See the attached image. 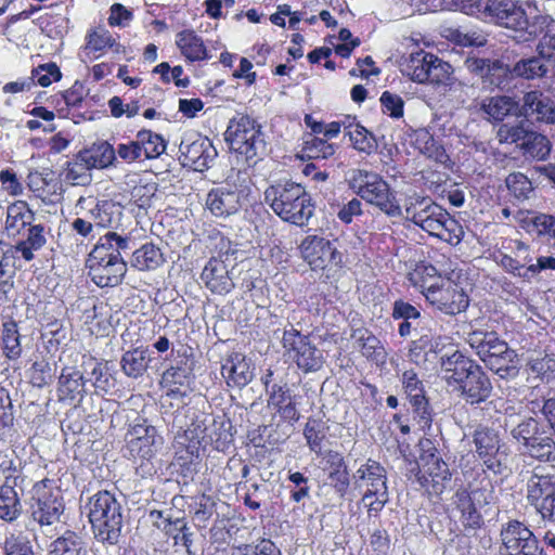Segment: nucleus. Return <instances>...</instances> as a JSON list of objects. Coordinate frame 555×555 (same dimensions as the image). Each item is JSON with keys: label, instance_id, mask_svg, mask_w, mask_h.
Segmentation results:
<instances>
[{"label": "nucleus", "instance_id": "19", "mask_svg": "<svg viewBox=\"0 0 555 555\" xmlns=\"http://www.w3.org/2000/svg\"><path fill=\"white\" fill-rule=\"evenodd\" d=\"M464 64L467 70L479 77L486 87L504 89L511 83V67L501 60L472 56L467 57Z\"/></svg>", "mask_w": 555, "mask_h": 555}, {"label": "nucleus", "instance_id": "2", "mask_svg": "<svg viewBox=\"0 0 555 555\" xmlns=\"http://www.w3.org/2000/svg\"><path fill=\"white\" fill-rule=\"evenodd\" d=\"M485 22L524 34V41L542 35L553 20L547 15H535L529 21L524 4L515 0H485Z\"/></svg>", "mask_w": 555, "mask_h": 555}, {"label": "nucleus", "instance_id": "52", "mask_svg": "<svg viewBox=\"0 0 555 555\" xmlns=\"http://www.w3.org/2000/svg\"><path fill=\"white\" fill-rule=\"evenodd\" d=\"M529 131L526 120L502 124L496 131V139L501 144H516L520 150Z\"/></svg>", "mask_w": 555, "mask_h": 555}, {"label": "nucleus", "instance_id": "35", "mask_svg": "<svg viewBox=\"0 0 555 555\" xmlns=\"http://www.w3.org/2000/svg\"><path fill=\"white\" fill-rule=\"evenodd\" d=\"M82 366L89 376L86 380L92 383L96 393H106L114 386L107 362L99 361L93 357H83Z\"/></svg>", "mask_w": 555, "mask_h": 555}, {"label": "nucleus", "instance_id": "54", "mask_svg": "<svg viewBox=\"0 0 555 555\" xmlns=\"http://www.w3.org/2000/svg\"><path fill=\"white\" fill-rule=\"evenodd\" d=\"M347 135L349 137L352 147L360 153L370 155L378 147L375 135L362 125H354V128L349 130Z\"/></svg>", "mask_w": 555, "mask_h": 555}, {"label": "nucleus", "instance_id": "61", "mask_svg": "<svg viewBox=\"0 0 555 555\" xmlns=\"http://www.w3.org/2000/svg\"><path fill=\"white\" fill-rule=\"evenodd\" d=\"M4 555H35L27 537L22 533H9L1 544Z\"/></svg>", "mask_w": 555, "mask_h": 555}, {"label": "nucleus", "instance_id": "23", "mask_svg": "<svg viewBox=\"0 0 555 555\" xmlns=\"http://www.w3.org/2000/svg\"><path fill=\"white\" fill-rule=\"evenodd\" d=\"M300 248L305 260L313 269H324L336 262V257L339 256L331 241L317 235L306 237Z\"/></svg>", "mask_w": 555, "mask_h": 555}, {"label": "nucleus", "instance_id": "7", "mask_svg": "<svg viewBox=\"0 0 555 555\" xmlns=\"http://www.w3.org/2000/svg\"><path fill=\"white\" fill-rule=\"evenodd\" d=\"M386 468L377 461L367 459L352 475V485L362 491L361 503L367 515L377 516L389 501Z\"/></svg>", "mask_w": 555, "mask_h": 555}, {"label": "nucleus", "instance_id": "3", "mask_svg": "<svg viewBox=\"0 0 555 555\" xmlns=\"http://www.w3.org/2000/svg\"><path fill=\"white\" fill-rule=\"evenodd\" d=\"M264 201L282 220L298 227L306 225L314 212L311 196L301 184L292 181L270 185Z\"/></svg>", "mask_w": 555, "mask_h": 555}, {"label": "nucleus", "instance_id": "59", "mask_svg": "<svg viewBox=\"0 0 555 555\" xmlns=\"http://www.w3.org/2000/svg\"><path fill=\"white\" fill-rule=\"evenodd\" d=\"M231 555H282V552L271 540L261 539L256 543L233 547Z\"/></svg>", "mask_w": 555, "mask_h": 555}, {"label": "nucleus", "instance_id": "27", "mask_svg": "<svg viewBox=\"0 0 555 555\" xmlns=\"http://www.w3.org/2000/svg\"><path fill=\"white\" fill-rule=\"evenodd\" d=\"M86 383L83 373L77 367H63L57 383L59 400L68 403L81 401L86 393Z\"/></svg>", "mask_w": 555, "mask_h": 555}, {"label": "nucleus", "instance_id": "26", "mask_svg": "<svg viewBox=\"0 0 555 555\" xmlns=\"http://www.w3.org/2000/svg\"><path fill=\"white\" fill-rule=\"evenodd\" d=\"M221 374L228 386L243 388L253 380L254 369L244 354L233 352L224 359Z\"/></svg>", "mask_w": 555, "mask_h": 555}, {"label": "nucleus", "instance_id": "28", "mask_svg": "<svg viewBox=\"0 0 555 555\" xmlns=\"http://www.w3.org/2000/svg\"><path fill=\"white\" fill-rule=\"evenodd\" d=\"M199 446L196 439L189 440L188 435H177L175 437L172 464L181 468V474L184 477H190L196 472L195 465L199 457Z\"/></svg>", "mask_w": 555, "mask_h": 555}, {"label": "nucleus", "instance_id": "49", "mask_svg": "<svg viewBox=\"0 0 555 555\" xmlns=\"http://www.w3.org/2000/svg\"><path fill=\"white\" fill-rule=\"evenodd\" d=\"M517 354L509 349L500 357L486 360V366L501 378L509 379L518 375Z\"/></svg>", "mask_w": 555, "mask_h": 555}, {"label": "nucleus", "instance_id": "34", "mask_svg": "<svg viewBox=\"0 0 555 555\" xmlns=\"http://www.w3.org/2000/svg\"><path fill=\"white\" fill-rule=\"evenodd\" d=\"M438 206L429 196L414 193L404 199L403 215L401 217L420 227L434 211L433 207Z\"/></svg>", "mask_w": 555, "mask_h": 555}, {"label": "nucleus", "instance_id": "30", "mask_svg": "<svg viewBox=\"0 0 555 555\" xmlns=\"http://www.w3.org/2000/svg\"><path fill=\"white\" fill-rule=\"evenodd\" d=\"M460 388L465 402L470 405L486 402L492 392V384L481 367L475 369Z\"/></svg>", "mask_w": 555, "mask_h": 555}, {"label": "nucleus", "instance_id": "1", "mask_svg": "<svg viewBox=\"0 0 555 555\" xmlns=\"http://www.w3.org/2000/svg\"><path fill=\"white\" fill-rule=\"evenodd\" d=\"M129 249V238L116 232L101 236L90 251L87 268L92 282L99 287H116L122 283L127 273V262L121 251Z\"/></svg>", "mask_w": 555, "mask_h": 555}, {"label": "nucleus", "instance_id": "53", "mask_svg": "<svg viewBox=\"0 0 555 555\" xmlns=\"http://www.w3.org/2000/svg\"><path fill=\"white\" fill-rule=\"evenodd\" d=\"M164 522V526L158 524V528L166 531L168 534H172L176 544L183 545L186 548L189 555H194L191 551L193 533L190 531V528L186 526L184 519L177 518L172 520L171 518H166Z\"/></svg>", "mask_w": 555, "mask_h": 555}, {"label": "nucleus", "instance_id": "15", "mask_svg": "<svg viewBox=\"0 0 555 555\" xmlns=\"http://www.w3.org/2000/svg\"><path fill=\"white\" fill-rule=\"evenodd\" d=\"M499 555H546L533 532L519 520H508L500 531Z\"/></svg>", "mask_w": 555, "mask_h": 555}, {"label": "nucleus", "instance_id": "21", "mask_svg": "<svg viewBox=\"0 0 555 555\" xmlns=\"http://www.w3.org/2000/svg\"><path fill=\"white\" fill-rule=\"evenodd\" d=\"M518 116L526 121L555 124V101L541 90H531L522 95Z\"/></svg>", "mask_w": 555, "mask_h": 555}, {"label": "nucleus", "instance_id": "63", "mask_svg": "<svg viewBox=\"0 0 555 555\" xmlns=\"http://www.w3.org/2000/svg\"><path fill=\"white\" fill-rule=\"evenodd\" d=\"M505 182L508 191L517 199H527L533 192L531 181L521 172H514L508 175Z\"/></svg>", "mask_w": 555, "mask_h": 555}, {"label": "nucleus", "instance_id": "42", "mask_svg": "<svg viewBox=\"0 0 555 555\" xmlns=\"http://www.w3.org/2000/svg\"><path fill=\"white\" fill-rule=\"evenodd\" d=\"M164 255L160 249L152 244H144L133 251L131 267L140 271L155 270L164 263Z\"/></svg>", "mask_w": 555, "mask_h": 555}, {"label": "nucleus", "instance_id": "33", "mask_svg": "<svg viewBox=\"0 0 555 555\" xmlns=\"http://www.w3.org/2000/svg\"><path fill=\"white\" fill-rule=\"evenodd\" d=\"M176 44L189 62L211 59L204 40L193 29H184L177 34Z\"/></svg>", "mask_w": 555, "mask_h": 555}, {"label": "nucleus", "instance_id": "38", "mask_svg": "<svg viewBox=\"0 0 555 555\" xmlns=\"http://www.w3.org/2000/svg\"><path fill=\"white\" fill-rule=\"evenodd\" d=\"M35 216L26 202L17 201L7 209L5 230L10 235L20 234L27 225H30Z\"/></svg>", "mask_w": 555, "mask_h": 555}, {"label": "nucleus", "instance_id": "4", "mask_svg": "<svg viewBox=\"0 0 555 555\" xmlns=\"http://www.w3.org/2000/svg\"><path fill=\"white\" fill-rule=\"evenodd\" d=\"M346 181L349 190L359 196V199L377 207L386 216L400 218L403 215L396 192L379 173L353 168L348 171Z\"/></svg>", "mask_w": 555, "mask_h": 555}, {"label": "nucleus", "instance_id": "18", "mask_svg": "<svg viewBox=\"0 0 555 555\" xmlns=\"http://www.w3.org/2000/svg\"><path fill=\"white\" fill-rule=\"evenodd\" d=\"M425 298L433 307L450 315L465 311L469 305L468 296L463 288L448 278L426 294Z\"/></svg>", "mask_w": 555, "mask_h": 555}, {"label": "nucleus", "instance_id": "22", "mask_svg": "<svg viewBox=\"0 0 555 555\" xmlns=\"http://www.w3.org/2000/svg\"><path fill=\"white\" fill-rule=\"evenodd\" d=\"M83 215L98 228H113L119 223L122 207L113 199L95 201L80 197L77 204Z\"/></svg>", "mask_w": 555, "mask_h": 555}, {"label": "nucleus", "instance_id": "14", "mask_svg": "<svg viewBox=\"0 0 555 555\" xmlns=\"http://www.w3.org/2000/svg\"><path fill=\"white\" fill-rule=\"evenodd\" d=\"M126 450L130 457L151 460L164 443V438L146 418L137 417L125 435Z\"/></svg>", "mask_w": 555, "mask_h": 555}, {"label": "nucleus", "instance_id": "24", "mask_svg": "<svg viewBox=\"0 0 555 555\" xmlns=\"http://www.w3.org/2000/svg\"><path fill=\"white\" fill-rule=\"evenodd\" d=\"M201 279L204 285L217 295H227L235 286L228 264L220 258L212 257L205 264Z\"/></svg>", "mask_w": 555, "mask_h": 555}, {"label": "nucleus", "instance_id": "64", "mask_svg": "<svg viewBox=\"0 0 555 555\" xmlns=\"http://www.w3.org/2000/svg\"><path fill=\"white\" fill-rule=\"evenodd\" d=\"M530 373L542 380L550 382L555 376V357L545 354L542 358L532 359L528 363Z\"/></svg>", "mask_w": 555, "mask_h": 555}, {"label": "nucleus", "instance_id": "9", "mask_svg": "<svg viewBox=\"0 0 555 555\" xmlns=\"http://www.w3.org/2000/svg\"><path fill=\"white\" fill-rule=\"evenodd\" d=\"M478 459L487 470L503 475L508 470V447L501 441L499 433L487 426H478L473 435Z\"/></svg>", "mask_w": 555, "mask_h": 555}, {"label": "nucleus", "instance_id": "58", "mask_svg": "<svg viewBox=\"0 0 555 555\" xmlns=\"http://www.w3.org/2000/svg\"><path fill=\"white\" fill-rule=\"evenodd\" d=\"M527 231L538 237L553 241V246H555V216L548 214L535 215L530 219Z\"/></svg>", "mask_w": 555, "mask_h": 555}, {"label": "nucleus", "instance_id": "39", "mask_svg": "<svg viewBox=\"0 0 555 555\" xmlns=\"http://www.w3.org/2000/svg\"><path fill=\"white\" fill-rule=\"evenodd\" d=\"M509 426L511 428L508 430L511 436L522 449L544 431L538 420L527 415L522 416L519 422L512 418Z\"/></svg>", "mask_w": 555, "mask_h": 555}, {"label": "nucleus", "instance_id": "57", "mask_svg": "<svg viewBox=\"0 0 555 555\" xmlns=\"http://www.w3.org/2000/svg\"><path fill=\"white\" fill-rule=\"evenodd\" d=\"M2 344L3 352L10 360L20 358L22 353V347L20 341V334L17 331V324L11 320L3 324L2 330Z\"/></svg>", "mask_w": 555, "mask_h": 555}, {"label": "nucleus", "instance_id": "17", "mask_svg": "<svg viewBox=\"0 0 555 555\" xmlns=\"http://www.w3.org/2000/svg\"><path fill=\"white\" fill-rule=\"evenodd\" d=\"M179 151L182 165L195 171L208 169L217 157V150L207 137L193 133L182 139Z\"/></svg>", "mask_w": 555, "mask_h": 555}, {"label": "nucleus", "instance_id": "29", "mask_svg": "<svg viewBox=\"0 0 555 555\" xmlns=\"http://www.w3.org/2000/svg\"><path fill=\"white\" fill-rule=\"evenodd\" d=\"M479 367L459 351H454L452 354L446 353L441 357V373L449 385L455 383L461 386L464 379H467L470 373Z\"/></svg>", "mask_w": 555, "mask_h": 555}, {"label": "nucleus", "instance_id": "11", "mask_svg": "<svg viewBox=\"0 0 555 555\" xmlns=\"http://www.w3.org/2000/svg\"><path fill=\"white\" fill-rule=\"evenodd\" d=\"M31 517L41 529L51 531L64 513V501L59 488L52 487L50 479H43L34 486Z\"/></svg>", "mask_w": 555, "mask_h": 555}, {"label": "nucleus", "instance_id": "51", "mask_svg": "<svg viewBox=\"0 0 555 555\" xmlns=\"http://www.w3.org/2000/svg\"><path fill=\"white\" fill-rule=\"evenodd\" d=\"M457 508L461 511V521L466 528H479L482 524L481 515L475 507L468 492L460 490L455 494Z\"/></svg>", "mask_w": 555, "mask_h": 555}, {"label": "nucleus", "instance_id": "31", "mask_svg": "<svg viewBox=\"0 0 555 555\" xmlns=\"http://www.w3.org/2000/svg\"><path fill=\"white\" fill-rule=\"evenodd\" d=\"M79 160L87 169L107 168L113 166L116 160V152L107 141L94 142L90 147L80 151L77 154Z\"/></svg>", "mask_w": 555, "mask_h": 555}, {"label": "nucleus", "instance_id": "50", "mask_svg": "<svg viewBox=\"0 0 555 555\" xmlns=\"http://www.w3.org/2000/svg\"><path fill=\"white\" fill-rule=\"evenodd\" d=\"M137 144L141 150L142 157L146 159L159 157L166 150L164 138L151 130H140L137 135Z\"/></svg>", "mask_w": 555, "mask_h": 555}, {"label": "nucleus", "instance_id": "6", "mask_svg": "<svg viewBox=\"0 0 555 555\" xmlns=\"http://www.w3.org/2000/svg\"><path fill=\"white\" fill-rule=\"evenodd\" d=\"M224 139L230 150L243 156L248 164H256L266 154L262 126L249 115L236 114L231 118Z\"/></svg>", "mask_w": 555, "mask_h": 555}, {"label": "nucleus", "instance_id": "45", "mask_svg": "<svg viewBox=\"0 0 555 555\" xmlns=\"http://www.w3.org/2000/svg\"><path fill=\"white\" fill-rule=\"evenodd\" d=\"M357 341L361 348V353L376 364H385L387 351L382 341L367 330L358 331Z\"/></svg>", "mask_w": 555, "mask_h": 555}, {"label": "nucleus", "instance_id": "5", "mask_svg": "<svg viewBox=\"0 0 555 555\" xmlns=\"http://www.w3.org/2000/svg\"><path fill=\"white\" fill-rule=\"evenodd\" d=\"M88 517L95 539L103 543L117 544L124 527L122 508L108 491H99L88 502Z\"/></svg>", "mask_w": 555, "mask_h": 555}, {"label": "nucleus", "instance_id": "25", "mask_svg": "<svg viewBox=\"0 0 555 555\" xmlns=\"http://www.w3.org/2000/svg\"><path fill=\"white\" fill-rule=\"evenodd\" d=\"M268 396V406L274 409L281 418L291 423L299 420L298 396L292 393L287 384H272Z\"/></svg>", "mask_w": 555, "mask_h": 555}, {"label": "nucleus", "instance_id": "37", "mask_svg": "<svg viewBox=\"0 0 555 555\" xmlns=\"http://www.w3.org/2000/svg\"><path fill=\"white\" fill-rule=\"evenodd\" d=\"M480 108L493 120L501 121L508 115H518L519 102L512 96L496 95L485 99Z\"/></svg>", "mask_w": 555, "mask_h": 555}, {"label": "nucleus", "instance_id": "44", "mask_svg": "<svg viewBox=\"0 0 555 555\" xmlns=\"http://www.w3.org/2000/svg\"><path fill=\"white\" fill-rule=\"evenodd\" d=\"M516 257L503 255L500 260L501 267L514 276L522 279L525 268L532 261L529 246L521 242L515 241Z\"/></svg>", "mask_w": 555, "mask_h": 555}, {"label": "nucleus", "instance_id": "47", "mask_svg": "<svg viewBox=\"0 0 555 555\" xmlns=\"http://www.w3.org/2000/svg\"><path fill=\"white\" fill-rule=\"evenodd\" d=\"M17 486L18 482H12L0 487V518L5 521L15 520L22 512L20 499L14 490Z\"/></svg>", "mask_w": 555, "mask_h": 555}, {"label": "nucleus", "instance_id": "55", "mask_svg": "<svg viewBox=\"0 0 555 555\" xmlns=\"http://www.w3.org/2000/svg\"><path fill=\"white\" fill-rule=\"evenodd\" d=\"M10 259L0 255V304L12 300L15 288L16 266L10 263Z\"/></svg>", "mask_w": 555, "mask_h": 555}, {"label": "nucleus", "instance_id": "60", "mask_svg": "<svg viewBox=\"0 0 555 555\" xmlns=\"http://www.w3.org/2000/svg\"><path fill=\"white\" fill-rule=\"evenodd\" d=\"M304 436L309 449L317 454H321L322 443L326 437L324 423L319 420H309L305 426Z\"/></svg>", "mask_w": 555, "mask_h": 555}, {"label": "nucleus", "instance_id": "41", "mask_svg": "<svg viewBox=\"0 0 555 555\" xmlns=\"http://www.w3.org/2000/svg\"><path fill=\"white\" fill-rule=\"evenodd\" d=\"M410 283L425 296L444 279L431 264H418L409 273Z\"/></svg>", "mask_w": 555, "mask_h": 555}, {"label": "nucleus", "instance_id": "8", "mask_svg": "<svg viewBox=\"0 0 555 555\" xmlns=\"http://www.w3.org/2000/svg\"><path fill=\"white\" fill-rule=\"evenodd\" d=\"M451 65L433 53L423 50L411 53L402 64L401 72L418 83L448 85Z\"/></svg>", "mask_w": 555, "mask_h": 555}, {"label": "nucleus", "instance_id": "40", "mask_svg": "<svg viewBox=\"0 0 555 555\" xmlns=\"http://www.w3.org/2000/svg\"><path fill=\"white\" fill-rule=\"evenodd\" d=\"M48 555H88V550L77 533L67 530L50 543Z\"/></svg>", "mask_w": 555, "mask_h": 555}, {"label": "nucleus", "instance_id": "32", "mask_svg": "<svg viewBox=\"0 0 555 555\" xmlns=\"http://www.w3.org/2000/svg\"><path fill=\"white\" fill-rule=\"evenodd\" d=\"M324 459L328 469L331 486L340 498H344L348 492L351 481L345 459L339 452L334 450H328Z\"/></svg>", "mask_w": 555, "mask_h": 555}, {"label": "nucleus", "instance_id": "46", "mask_svg": "<svg viewBox=\"0 0 555 555\" xmlns=\"http://www.w3.org/2000/svg\"><path fill=\"white\" fill-rule=\"evenodd\" d=\"M120 367L128 377H142L149 367L147 351L139 348L126 351L121 356Z\"/></svg>", "mask_w": 555, "mask_h": 555}, {"label": "nucleus", "instance_id": "13", "mask_svg": "<svg viewBox=\"0 0 555 555\" xmlns=\"http://www.w3.org/2000/svg\"><path fill=\"white\" fill-rule=\"evenodd\" d=\"M250 193L245 179L240 183L227 182L209 191L206 207L215 217L227 218L237 214L247 204Z\"/></svg>", "mask_w": 555, "mask_h": 555}, {"label": "nucleus", "instance_id": "56", "mask_svg": "<svg viewBox=\"0 0 555 555\" xmlns=\"http://www.w3.org/2000/svg\"><path fill=\"white\" fill-rule=\"evenodd\" d=\"M494 331L475 330L467 334L466 341L476 351L479 358L486 356L499 339Z\"/></svg>", "mask_w": 555, "mask_h": 555}, {"label": "nucleus", "instance_id": "62", "mask_svg": "<svg viewBox=\"0 0 555 555\" xmlns=\"http://www.w3.org/2000/svg\"><path fill=\"white\" fill-rule=\"evenodd\" d=\"M304 151L309 158L326 159L335 154V145L328 143L326 140L310 135L305 141Z\"/></svg>", "mask_w": 555, "mask_h": 555}, {"label": "nucleus", "instance_id": "20", "mask_svg": "<svg viewBox=\"0 0 555 555\" xmlns=\"http://www.w3.org/2000/svg\"><path fill=\"white\" fill-rule=\"evenodd\" d=\"M402 387L415 417L422 428L430 427L433 411L423 382L414 370H406L401 377Z\"/></svg>", "mask_w": 555, "mask_h": 555}, {"label": "nucleus", "instance_id": "12", "mask_svg": "<svg viewBox=\"0 0 555 555\" xmlns=\"http://www.w3.org/2000/svg\"><path fill=\"white\" fill-rule=\"evenodd\" d=\"M426 444L428 448L425 449V444H423L416 463V480L429 494L439 495L451 481L452 475L448 464L441 459L431 442L427 440Z\"/></svg>", "mask_w": 555, "mask_h": 555}, {"label": "nucleus", "instance_id": "43", "mask_svg": "<svg viewBox=\"0 0 555 555\" xmlns=\"http://www.w3.org/2000/svg\"><path fill=\"white\" fill-rule=\"evenodd\" d=\"M548 73V65L537 56L521 59L511 67V77L533 80L543 78Z\"/></svg>", "mask_w": 555, "mask_h": 555}, {"label": "nucleus", "instance_id": "10", "mask_svg": "<svg viewBox=\"0 0 555 555\" xmlns=\"http://www.w3.org/2000/svg\"><path fill=\"white\" fill-rule=\"evenodd\" d=\"M287 325L289 328L285 326L282 336L285 354L305 373L319 371L324 363L322 351L311 343L309 336L295 328L291 321Z\"/></svg>", "mask_w": 555, "mask_h": 555}, {"label": "nucleus", "instance_id": "48", "mask_svg": "<svg viewBox=\"0 0 555 555\" xmlns=\"http://www.w3.org/2000/svg\"><path fill=\"white\" fill-rule=\"evenodd\" d=\"M551 147L552 144L546 135L529 129L520 151L524 156L543 160L550 155Z\"/></svg>", "mask_w": 555, "mask_h": 555}, {"label": "nucleus", "instance_id": "16", "mask_svg": "<svg viewBox=\"0 0 555 555\" xmlns=\"http://www.w3.org/2000/svg\"><path fill=\"white\" fill-rule=\"evenodd\" d=\"M534 468L527 479L526 498L543 519L555 521V481Z\"/></svg>", "mask_w": 555, "mask_h": 555}, {"label": "nucleus", "instance_id": "36", "mask_svg": "<svg viewBox=\"0 0 555 555\" xmlns=\"http://www.w3.org/2000/svg\"><path fill=\"white\" fill-rule=\"evenodd\" d=\"M522 454L540 462L555 463V439L552 434L544 430L522 449Z\"/></svg>", "mask_w": 555, "mask_h": 555}]
</instances>
